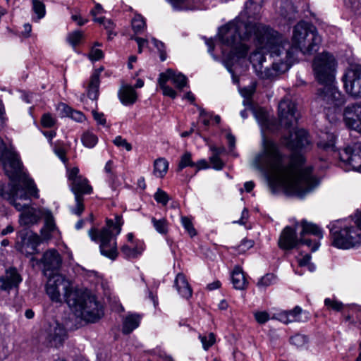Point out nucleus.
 Listing matches in <instances>:
<instances>
[{"mask_svg": "<svg viewBox=\"0 0 361 361\" xmlns=\"http://www.w3.org/2000/svg\"><path fill=\"white\" fill-rule=\"evenodd\" d=\"M141 316L138 314H129L123 321L122 331L124 334H130L140 323Z\"/></svg>", "mask_w": 361, "mask_h": 361, "instance_id": "nucleus-31", "label": "nucleus"}, {"mask_svg": "<svg viewBox=\"0 0 361 361\" xmlns=\"http://www.w3.org/2000/svg\"><path fill=\"white\" fill-rule=\"evenodd\" d=\"M94 119L97 122L98 124L104 126L106 124V119L103 113L97 112L93 110L92 111Z\"/></svg>", "mask_w": 361, "mask_h": 361, "instance_id": "nucleus-63", "label": "nucleus"}, {"mask_svg": "<svg viewBox=\"0 0 361 361\" xmlns=\"http://www.w3.org/2000/svg\"><path fill=\"white\" fill-rule=\"evenodd\" d=\"M154 197L157 202L161 203L163 205H166L169 200L166 192H165L164 190L161 189L157 190Z\"/></svg>", "mask_w": 361, "mask_h": 361, "instance_id": "nucleus-52", "label": "nucleus"}, {"mask_svg": "<svg viewBox=\"0 0 361 361\" xmlns=\"http://www.w3.org/2000/svg\"><path fill=\"white\" fill-rule=\"evenodd\" d=\"M68 305L77 317L89 322H95L103 315L102 307L95 297L81 290L71 295Z\"/></svg>", "mask_w": 361, "mask_h": 361, "instance_id": "nucleus-6", "label": "nucleus"}, {"mask_svg": "<svg viewBox=\"0 0 361 361\" xmlns=\"http://www.w3.org/2000/svg\"><path fill=\"white\" fill-rule=\"evenodd\" d=\"M75 207L72 209V212L75 214L76 215L80 216L84 210L83 205V197H80V196H75Z\"/></svg>", "mask_w": 361, "mask_h": 361, "instance_id": "nucleus-56", "label": "nucleus"}, {"mask_svg": "<svg viewBox=\"0 0 361 361\" xmlns=\"http://www.w3.org/2000/svg\"><path fill=\"white\" fill-rule=\"evenodd\" d=\"M121 253L127 259L136 258L140 255L137 247H130L128 245H123L121 248Z\"/></svg>", "mask_w": 361, "mask_h": 361, "instance_id": "nucleus-43", "label": "nucleus"}, {"mask_svg": "<svg viewBox=\"0 0 361 361\" xmlns=\"http://www.w3.org/2000/svg\"><path fill=\"white\" fill-rule=\"evenodd\" d=\"M42 261L47 270H57L62 264L61 257L56 250H49L44 252Z\"/></svg>", "mask_w": 361, "mask_h": 361, "instance_id": "nucleus-23", "label": "nucleus"}, {"mask_svg": "<svg viewBox=\"0 0 361 361\" xmlns=\"http://www.w3.org/2000/svg\"><path fill=\"white\" fill-rule=\"evenodd\" d=\"M329 228L333 246L347 250L361 245V229L353 220H337Z\"/></svg>", "mask_w": 361, "mask_h": 361, "instance_id": "nucleus-4", "label": "nucleus"}, {"mask_svg": "<svg viewBox=\"0 0 361 361\" xmlns=\"http://www.w3.org/2000/svg\"><path fill=\"white\" fill-rule=\"evenodd\" d=\"M281 125L288 128L297 123L298 115L295 102L289 97H283L278 106Z\"/></svg>", "mask_w": 361, "mask_h": 361, "instance_id": "nucleus-14", "label": "nucleus"}, {"mask_svg": "<svg viewBox=\"0 0 361 361\" xmlns=\"http://www.w3.org/2000/svg\"><path fill=\"white\" fill-rule=\"evenodd\" d=\"M123 224L122 218L116 216L115 222L113 220L107 219L106 226L101 230L91 228L89 231V235L92 241L99 243L100 253L114 260L118 256L117 243L116 238L113 234V229H116V235H118Z\"/></svg>", "mask_w": 361, "mask_h": 361, "instance_id": "nucleus-5", "label": "nucleus"}, {"mask_svg": "<svg viewBox=\"0 0 361 361\" xmlns=\"http://www.w3.org/2000/svg\"><path fill=\"white\" fill-rule=\"evenodd\" d=\"M276 39L274 41V46L276 47V53H271V51L264 46L259 44L257 39V48L253 51L250 55L249 60L255 73L260 71V69L263 67V63L265 61L264 51L269 52L270 56L273 58L275 56H281L282 55L281 47L283 46L285 42H288L283 39V37L278 32V35L276 37Z\"/></svg>", "mask_w": 361, "mask_h": 361, "instance_id": "nucleus-11", "label": "nucleus"}, {"mask_svg": "<svg viewBox=\"0 0 361 361\" xmlns=\"http://www.w3.org/2000/svg\"><path fill=\"white\" fill-rule=\"evenodd\" d=\"M311 256L310 255H305L301 259L298 260L300 267H307L310 271L314 270V266L310 262Z\"/></svg>", "mask_w": 361, "mask_h": 361, "instance_id": "nucleus-53", "label": "nucleus"}, {"mask_svg": "<svg viewBox=\"0 0 361 361\" xmlns=\"http://www.w3.org/2000/svg\"><path fill=\"white\" fill-rule=\"evenodd\" d=\"M255 318L259 324H264L269 319V314L267 312H257Z\"/></svg>", "mask_w": 361, "mask_h": 361, "instance_id": "nucleus-60", "label": "nucleus"}, {"mask_svg": "<svg viewBox=\"0 0 361 361\" xmlns=\"http://www.w3.org/2000/svg\"><path fill=\"white\" fill-rule=\"evenodd\" d=\"M159 75L164 79H166L167 82L169 80L171 81L175 87L180 90L187 85L188 78L186 76L171 68L167 69L165 72L161 73Z\"/></svg>", "mask_w": 361, "mask_h": 361, "instance_id": "nucleus-25", "label": "nucleus"}, {"mask_svg": "<svg viewBox=\"0 0 361 361\" xmlns=\"http://www.w3.org/2000/svg\"><path fill=\"white\" fill-rule=\"evenodd\" d=\"M175 286L179 294L185 298H189L192 295V289L183 274H177L175 279Z\"/></svg>", "mask_w": 361, "mask_h": 361, "instance_id": "nucleus-30", "label": "nucleus"}, {"mask_svg": "<svg viewBox=\"0 0 361 361\" xmlns=\"http://www.w3.org/2000/svg\"><path fill=\"white\" fill-rule=\"evenodd\" d=\"M56 231V226L54 217L51 212H48L44 214V225L41 229V235L44 240H49L54 232Z\"/></svg>", "mask_w": 361, "mask_h": 361, "instance_id": "nucleus-29", "label": "nucleus"}, {"mask_svg": "<svg viewBox=\"0 0 361 361\" xmlns=\"http://www.w3.org/2000/svg\"><path fill=\"white\" fill-rule=\"evenodd\" d=\"M253 245L254 242L252 240L245 238L241 241L240 244L238 246V250L240 252H245L246 250L252 247Z\"/></svg>", "mask_w": 361, "mask_h": 361, "instance_id": "nucleus-57", "label": "nucleus"}, {"mask_svg": "<svg viewBox=\"0 0 361 361\" xmlns=\"http://www.w3.org/2000/svg\"><path fill=\"white\" fill-rule=\"evenodd\" d=\"M59 109L63 114V116L71 117L77 122H82L85 119V115L81 111L73 110L64 103L60 104Z\"/></svg>", "mask_w": 361, "mask_h": 361, "instance_id": "nucleus-34", "label": "nucleus"}, {"mask_svg": "<svg viewBox=\"0 0 361 361\" xmlns=\"http://www.w3.org/2000/svg\"><path fill=\"white\" fill-rule=\"evenodd\" d=\"M195 164L192 161V154L189 152H185L180 157L178 165V171H182L187 166H195Z\"/></svg>", "mask_w": 361, "mask_h": 361, "instance_id": "nucleus-41", "label": "nucleus"}, {"mask_svg": "<svg viewBox=\"0 0 361 361\" xmlns=\"http://www.w3.org/2000/svg\"><path fill=\"white\" fill-rule=\"evenodd\" d=\"M339 159L349 169L361 172V143L348 145L338 153Z\"/></svg>", "mask_w": 361, "mask_h": 361, "instance_id": "nucleus-15", "label": "nucleus"}, {"mask_svg": "<svg viewBox=\"0 0 361 361\" xmlns=\"http://www.w3.org/2000/svg\"><path fill=\"white\" fill-rule=\"evenodd\" d=\"M324 304L329 308H331L332 310L340 311L342 309L343 305L341 302L332 300L329 298H326L324 300Z\"/></svg>", "mask_w": 361, "mask_h": 361, "instance_id": "nucleus-59", "label": "nucleus"}, {"mask_svg": "<svg viewBox=\"0 0 361 361\" xmlns=\"http://www.w3.org/2000/svg\"><path fill=\"white\" fill-rule=\"evenodd\" d=\"M262 0H249L245 4V16L247 22L243 20L244 15L221 27L219 35L221 42L231 47V54L238 59L245 57L248 51L247 45L242 40L253 37L259 44L268 48L271 53H276L274 41L278 32L268 25L252 23L250 19H256L262 8Z\"/></svg>", "mask_w": 361, "mask_h": 361, "instance_id": "nucleus-2", "label": "nucleus"}, {"mask_svg": "<svg viewBox=\"0 0 361 361\" xmlns=\"http://www.w3.org/2000/svg\"><path fill=\"white\" fill-rule=\"evenodd\" d=\"M310 143L308 134L304 129H299L290 133L288 137H284V144L293 150L302 149Z\"/></svg>", "mask_w": 361, "mask_h": 361, "instance_id": "nucleus-20", "label": "nucleus"}, {"mask_svg": "<svg viewBox=\"0 0 361 361\" xmlns=\"http://www.w3.org/2000/svg\"><path fill=\"white\" fill-rule=\"evenodd\" d=\"M81 141L85 147L92 148L97 143L98 138L94 134L86 132L82 134Z\"/></svg>", "mask_w": 361, "mask_h": 361, "instance_id": "nucleus-40", "label": "nucleus"}, {"mask_svg": "<svg viewBox=\"0 0 361 361\" xmlns=\"http://www.w3.org/2000/svg\"><path fill=\"white\" fill-rule=\"evenodd\" d=\"M300 243L302 244L301 237L298 238L296 227L286 226L279 237V246L283 250H291L296 247Z\"/></svg>", "mask_w": 361, "mask_h": 361, "instance_id": "nucleus-18", "label": "nucleus"}, {"mask_svg": "<svg viewBox=\"0 0 361 361\" xmlns=\"http://www.w3.org/2000/svg\"><path fill=\"white\" fill-rule=\"evenodd\" d=\"M322 42L315 26L310 27L309 33L302 42L297 47L304 54H312L318 51Z\"/></svg>", "mask_w": 361, "mask_h": 361, "instance_id": "nucleus-17", "label": "nucleus"}, {"mask_svg": "<svg viewBox=\"0 0 361 361\" xmlns=\"http://www.w3.org/2000/svg\"><path fill=\"white\" fill-rule=\"evenodd\" d=\"M353 312H354V309L352 310L351 314H348L345 317V321L348 322L350 324H353L355 325L357 324V323L360 324L361 323V317L358 314L356 315V317H355Z\"/></svg>", "mask_w": 361, "mask_h": 361, "instance_id": "nucleus-64", "label": "nucleus"}, {"mask_svg": "<svg viewBox=\"0 0 361 361\" xmlns=\"http://www.w3.org/2000/svg\"><path fill=\"white\" fill-rule=\"evenodd\" d=\"M231 281L234 288L237 290H244L248 284L243 269L239 267L234 268L231 274Z\"/></svg>", "mask_w": 361, "mask_h": 361, "instance_id": "nucleus-32", "label": "nucleus"}, {"mask_svg": "<svg viewBox=\"0 0 361 361\" xmlns=\"http://www.w3.org/2000/svg\"><path fill=\"white\" fill-rule=\"evenodd\" d=\"M99 75L98 73H94L91 78L88 86L87 96L92 100H97L99 96Z\"/></svg>", "mask_w": 361, "mask_h": 361, "instance_id": "nucleus-35", "label": "nucleus"}, {"mask_svg": "<svg viewBox=\"0 0 361 361\" xmlns=\"http://www.w3.org/2000/svg\"><path fill=\"white\" fill-rule=\"evenodd\" d=\"M152 42L154 45V47L157 49L158 51L159 52V57L161 61H164L166 59V52L165 50V45L164 44L157 40L155 38L152 39Z\"/></svg>", "mask_w": 361, "mask_h": 361, "instance_id": "nucleus-50", "label": "nucleus"}, {"mask_svg": "<svg viewBox=\"0 0 361 361\" xmlns=\"http://www.w3.org/2000/svg\"><path fill=\"white\" fill-rule=\"evenodd\" d=\"M210 162L212 164L213 169L216 170L222 169L224 165L221 159L218 157L217 152L210 157Z\"/></svg>", "mask_w": 361, "mask_h": 361, "instance_id": "nucleus-58", "label": "nucleus"}, {"mask_svg": "<svg viewBox=\"0 0 361 361\" xmlns=\"http://www.w3.org/2000/svg\"><path fill=\"white\" fill-rule=\"evenodd\" d=\"M56 120L49 114H44L41 118V123L43 127L51 128L54 126Z\"/></svg>", "mask_w": 361, "mask_h": 361, "instance_id": "nucleus-55", "label": "nucleus"}, {"mask_svg": "<svg viewBox=\"0 0 361 361\" xmlns=\"http://www.w3.org/2000/svg\"><path fill=\"white\" fill-rule=\"evenodd\" d=\"M277 12L286 22L296 19L297 11L291 0H281Z\"/></svg>", "mask_w": 361, "mask_h": 361, "instance_id": "nucleus-24", "label": "nucleus"}, {"mask_svg": "<svg viewBox=\"0 0 361 361\" xmlns=\"http://www.w3.org/2000/svg\"><path fill=\"white\" fill-rule=\"evenodd\" d=\"M80 290H73L71 283L61 274H54L49 278L46 285V292L50 300L61 303L63 300L68 304V300L74 293Z\"/></svg>", "mask_w": 361, "mask_h": 361, "instance_id": "nucleus-9", "label": "nucleus"}, {"mask_svg": "<svg viewBox=\"0 0 361 361\" xmlns=\"http://www.w3.org/2000/svg\"><path fill=\"white\" fill-rule=\"evenodd\" d=\"M8 178L11 182L7 185L0 183V197L9 201L18 211L27 209L29 204H20L17 200H28L29 195L39 197L38 189L33 180L23 173L21 169L16 176Z\"/></svg>", "mask_w": 361, "mask_h": 361, "instance_id": "nucleus-3", "label": "nucleus"}, {"mask_svg": "<svg viewBox=\"0 0 361 361\" xmlns=\"http://www.w3.org/2000/svg\"><path fill=\"white\" fill-rule=\"evenodd\" d=\"M36 217L30 212H24L20 215V223L24 225H28L35 223Z\"/></svg>", "mask_w": 361, "mask_h": 361, "instance_id": "nucleus-46", "label": "nucleus"}, {"mask_svg": "<svg viewBox=\"0 0 361 361\" xmlns=\"http://www.w3.org/2000/svg\"><path fill=\"white\" fill-rule=\"evenodd\" d=\"M336 61L333 54L324 51L317 55L312 67L317 80L320 83L334 82Z\"/></svg>", "mask_w": 361, "mask_h": 361, "instance_id": "nucleus-8", "label": "nucleus"}, {"mask_svg": "<svg viewBox=\"0 0 361 361\" xmlns=\"http://www.w3.org/2000/svg\"><path fill=\"white\" fill-rule=\"evenodd\" d=\"M325 136L326 137L327 141L324 139L320 140L317 144L318 146L326 151H334L336 140L335 136L333 134L328 133H326Z\"/></svg>", "mask_w": 361, "mask_h": 361, "instance_id": "nucleus-38", "label": "nucleus"}, {"mask_svg": "<svg viewBox=\"0 0 361 361\" xmlns=\"http://www.w3.org/2000/svg\"><path fill=\"white\" fill-rule=\"evenodd\" d=\"M22 279L17 269L10 267L6 270L4 276H0V289L9 292L12 288H17Z\"/></svg>", "mask_w": 361, "mask_h": 361, "instance_id": "nucleus-22", "label": "nucleus"}, {"mask_svg": "<svg viewBox=\"0 0 361 361\" xmlns=\"http://www.w3.org/2000/svg\"><path fill=\"white\" fill-rule=\"evenodd\" d=\"M324 86L317 90V101L327 109L326 115L330 111L341 114V109L345 103V96L335 86L334 82L322 83Z\"/></svg>", "mask_w": 361, "mask_h": 361, "instance_id": "nucleus-7", "label": "nucleus"}, {"mask_svg": "<svg viewBox=\"0 0 361 361\" xmlns=\"http://www.w3.org/2000/svg\"><path fill=\"white\" fill-rule=\"evenodd\" d=\"M276 277L273 274H267L258 281L257 286L259 287H267L271 286L275 282Z\"/></svg>", "mask_w": 361, "mask_h": 361, "instance_id": "nucleus-48", "label": "nucleus"}, {"mask_svg": "<svg viewBox=\"0 0 361 361\" xmlns=\"http://www.w3.org/2000/svg\"><path fill=\"white\" fill-rule=\"evenodd\" d=\"M169 169V162L164 158H159L154 163V174L163 178Z\"/></svg>", "mask_w": 361, "mask_h": 361, "instance_id": "nucleus-36", "label": "nucleus"}, {"mask_svg": "<svg viewBox=\"0 0 361 361\" xmlns=\"http://www.w3.org/2000/svg\"><path fill=\"white\" fill-rule=\"evenodd\" d=\"M343 117L350 128L361 133V104L348 106L344 109Z\"/></svg>", "mask_w": 361, "mask_h": 361, "instance_id": "nucleus-19", "label": "nucleus"}, {"mask_svg": "<svg viewBox=\"0 0 361 361\" xmlns=\"http://www.w3.org/2000/svg\"><path fill=\"white\" fill-rule=\"evenodd\" d=\"M200 339L202 343L203 348L207 350L211 347L215 342V337L213 333H210L208 336H200Z\"/></svg>", "mask_w": 361, "mask_h": 361, "instance_id": "nucleus-51", "label": "nucleus"}, {"mask_svg": "<svg viewBox=\"0 0 361 361\" xmlns=\"http://www.w3.org/2000/svg\"><path fill=\"white\" fill-rule=\"evenodd\" d=\"M121 102L126 106L133 104L137 98V92L133 87L129 85H123L118 92Z\"/></svg>", "mask_w": 361, "mask_h": 361, "instance_id": "nucleus-26", "label": "nucleus"}, {"mask_svg": "<svg viewBox=\"0 0 361 361\" xmlns=\"http://www.w3.org/2000/svg\"><path fill=\"white\" fill-rule=\"evenodd\" d=\"M39 244V238L37 235L33 237L32 240L23 243L18 246L17 249L23 255L28 257L37 252V247Z\"/></svg>", "mask_w": 361, "mask_h": 361, "instance_id": "nucleus-33", "label": "nucleus"}, {"mask_svg": "<svg viewBox=\"0 0 361 361\" xmlns=\"http://www.w3.org/2000/svg\"><path fill=\"white\" fill-rule=\"evenodd\" d=\"M43 336L48 345L59 348L63 345L68 334L62 324L52 319L45 326Z\"/></svg>", "mask_w": 361, "mask_h": 361, "instance_id": "nucleus-13", "label": "nucleus"}, {"mask_svg": "<svg viewBox=\"0 0 361 361\" xmlns=\"http://www.w3.org/2000/svg\"><path fill=\"white\" fill-rule=\"evenodd\" d=\"M108 183L113 190H116L121 185L120 181L115 173L107 176Z\"/></svg>", "mask_w": 361, "mask_h": 361, "instance_id": "nucleus-61", "label": "nucleus"}, {"mask_svg": "<svg viewBox=\"0 0 361 361\" xmlns=\"http://www.w3.org/2000/svg\"><path fill=\"white\" fill-rule=\"evenodd\" d=\"M83 37V33L80 30H75L68 35V41L73 46L80 43Z\"/></svg>", "mask_w": 361, "mask_h": 361, "instance_id": "nucleus-49", "label": "nucleus"}, {"mask_svg": "<svg viewBox=\"0 0 361 361\" xmlns=\"http://www.w3.org/2000/svg\"><path fill=\"white\" fill-rule=\"evenodd\" d=\"M282 55L276 56L279 59H274L271 68L262 67L260 71L256 73L262 79H274L279 74L286 72L294 63L295 58L293 57V52L290 49V43L285 42L281 47Z\"/></svg>", "mask_w": 361, "mask_h": 361, "instance_id": "nucleus-10", "label": "nucleus"}, {"mask_svg": "<svg viewBox=\"0 0 361 361\" xmlns=\"http://www.w3.org/2000/svg\"><path fill=\"white\" fill-rule=\"evenodd\" d=\"M32 8L37 15V18L41 19L45 16V6L39 0H32Z\"/></svg>", "mask_w": 361, "mask_h": 361, "instance_id": "nucleus-44", "label": "nucleus"}, {"mask_svg": "<svg viewBox=\"0 0 361 361\" xmlns=\"http://www.w3.org/2000/svg\"><path fill=\"white\" fill-rule=\"evenodd\" d=\"M152 224L154 229L161 235L167 234L169 231V223L165 218L157 219L154 217L151 219Z\"/></svg>", "mask_w": 361, "mask_h": 361, "instance_id": "nucleus-37", "label": "nucleus"}, {"mask_svg": "<svg viewBox=\"0 0 361 361\" xmlns=\"http://www.w3.org/2000/svg\"><path fill=\"white\" fill-rule=\"evenodd\" d=\"M310 27H314V25L304 21L299 22L294 27L292 37L293 45L291 46L290 44V49L293 51L294 58L297 47L302 42V40L306 38V36L309 33V30H310Z\"/></svg>", "mask_w": 361, "mask_h": 361, "instance_id": "nucleus-21", "label": "nucleus"}, {"mask_svg": "<svg viewBox=\"0 0 361 361\" xmlns=\"http://www.w3.org/2000/svg\"><path fill=\"white\" fill-rule=\"evenodd\" d=\"M104 56L103 52L99 49H92L89 57L92 61H98Z\"/></svg>", "mask_w": 361, "mask_h": 361, "instance_id": "nucleus-62", "label": "nucleus"}, {"mask_svg": "<svg viewBox=\"0 0 361 361\" xmlns=\"http://www.w3.org/2000/svg\"><path fill=\"white\" fill-rule=\"evenodd\" d=\"M308 338L303 334H297L290 338V342L292 345L297 348L304 347L308 343Z\"/></svg>", "mask_w": 361, "mask_h": 361, "instance_id": "nucleus-42", "label": "nucleus"}, {"mask_svg": "<svg viewBox=\"0 0 361 361\" xmlns=\"http://www.w3.org/2000/svg\"><path fill=\"white\" fill-rule=\"evenodd\" d=\"M181 223L184 228L187 231V232L191 237L196 235V231L193 227L191 220L188 217L182 216Z\"/></svg>", "mask_w": 361, "mask_h": 361, "instance_id": "nucleus-47", "label": "nucleus"}, {"mask_svg": "<svg viewBox=\"0 0 361 361\" xmlns=\"http://www.w3.org/2000/svg\"><path fill=\"white\" fill-rule=\"evenodd\" d=\"M114 144L120 147H124L127 151H130L132 149V145L127 140L123 138L121 136H116L113 141Z\"/></svg>", "mask_w": 361, "mask_h": 361, "instance_id": "nucleus-54", "label": "nucleus"}, {"mask_svg": "<svg viewBox=\"0 0 361 361\" xmlns=\"http://www.w3.org/2000/svg\"><path fill=\"white\" fill-rule=\"evenodd\" d=\"M302 310L299 306H296L293 310L285 311L279 314L280 320L285 324L290 322H305L308 320V317H302Z\"/></svg>", "mask_w": 361, "mask_h": 361, "instance_id": "nucleus-27", "label": "nucleus"}, {"mask_svg": "<svg viewBox=\"0 0 361 361\" xmlns=\"http://www.w3.org/2000/svg\"><path fill=\"white\" fill-rule=\"evenodd\" d=\"M71 190L75 196L78 195L82 197L85 194H90L92 192V188L88 184L87 178L82 177L78 178L71 183Z\"/></svg>", "mask_w": 361, "mask_h": 361, "instance_id": "nucleus-28", "label": "nucleus"}, {"mask_svg": "<svg viewBox=\"0 0 361 361\" xmlns=\"http://www.w3.org/2000/svg\"><path fill=\"white\" fill-rule=\"evenodd\" d=\"M300 226L302 231L300 233V236L301 237V240H302V244L308 246L312 252H315L320 245L319 240L313 242L311 240L305 239V235L312 234L317 236L319 239H322L323 238L322 230L316 224L308 222L306 220H302Z\"/></svg>", "mask_w": 361, "mask_h": 361, "instance_id": "nucleus-16", "label": "nucleus"}, {"mask_svg": "<svg viewBox=\"0 0 361 361\" xmlns=\"http://www.w3.org/2000/svg\"><path fill=\"white\" fill-rule=\"evenodd\" d=\"M305 161L302 155L295 154L288 166L283 165L277 145L263 137L262 151L255 156L252 165L269 173L268 181L273 193L282 189L287 195L302 198L319 185L312 174V168L303 167Z\"/></svg>", "mask_w": 361, "mask_h": 361, "instance_id": "nucleus-1", "label": "nucleus"}, {"mask_svg": "<svg viewBox=\"0 0 361 361\" xmlns=\"http://www.w3.org/2000/svg\"><path fill=\"white\" fill-rule=\"evenodd\" d=\"M132 27L135 33L141 32L145 27V22L144 19L137 16L132 20Z\"/></svg>", "mask_w": 361, "mask_h": 361, "instance_id": "nucleus-45", "label": "nucleus"}, {"mask_svg": "<svg viewBox=\"0 0 361 361\" xmlns=\"http://www.w3.org/2000/svg\"><path fill=\"white\" fill-rule=\"evenodd\" d=\"M342 80L347 94L355 98L361 97V65H350Z\"/></svg>", "mask_w": 361, "mask_h": 361, "instance_id": "nucleus-12", "label": "nucleus"}, {"mask_svg": "<svg viewBox=\"0 0 361 361\" xmlns=\"http://www.w3.org/2000/svg\"><path fill=\"white\" fill-rule=\"evenodd\" d=\"M158 82L164 95L169 97L172 99H175L176 97V92L166 84L167 81L166 79H164L162 77L159 75Z\"/></svg>", "mask_w": 361, "mask_h": 361, "instance_id": "nucleus-39", "label": "nucleus"}]
</instances>
